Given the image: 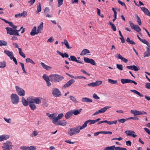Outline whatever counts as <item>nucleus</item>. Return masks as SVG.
Segmentation results:
<instances>
[{
  "instance_id": "obj_4",
  "label": "nucleus",
  "mask_w": 150,
  "mask_h": 150,
  "mask_svg": "<svg viewBox=\"0 0 150 150\" xmlns=\"http://www.w3.org/2000/svg\"><path fill=\"white\" fill-rule=\"evenodd\" d=\"M30 100V103H34L37 104H40L42 102V98L40 97L33 98L29 97L28 98Z\"/></svg>"
},
{
  "instance_id": "obj_45",
  "label": "nucleus",
  "mask_w": 150,
  "mask_h": 150,
  "mask_svg": "<svg viewBox=\"0 0 150 150\" xmlns=\"http://www.w3.org/2000/svg\"><path fill=\"white\" fill-rule=\"evenodd\" d=\"M7 45V42L4 40H0V46H6Z\"/></svg>"
},
{
  "instance_id": "obj_24",
  "label": "nucleus",
  "mask_w": 150,
  "mask_h": 150,
  "mask_svg": "<svg viewBox=\"0 0 150 150\" xmlns=\"http://www.w3.org/2000/svg\"><path fill=\"white\" fill-rule=\"evenodd\" d=\"M43 27V23L41 22L40 24V25L38 26V28L37 30V33H41V31L43 29L42 28Z\"/></svg>"
},
{
  "instance_id": "obj_54",
  "label": "nucleus",
  "mask_w": 150,
  "mask_h": 150,
  "mask_svg": "<svg viewBox=\"0 0 150 150\" xmlns=\"http://www.w3.org/2000/svg\"><path fill=\"white\" fill-rule=\"evenodd\" d=\"M41 5L40 3H39V5L37 6V11L36 12L39 13L41 11Z\"/></svg>"
},
{
  "instance_id": "obj_63",
  "label": "nucleus",
  "mask_w": 150,
  "mask_h": 150,
  "mask_svg": "<svg viewBox=\"0 0 150 150\" xmlns=\"http://www.w3.org/2000/svg\"><path fill=\"white\" fill-rule=\"evenodd\" d=\"M13 59V62H14L15 63V64L16 65H17V64L18 63H17V61L16 60V58L15 57H14L13 56L12 57H11V59Z\"/></svg>"
},
{
  "instance_id": "obj_48",
  "label": "nucleus",
  "mask_w": 150,
  "mask_h": 150,
  "mask_svg": "<svg viewBox=\"0 0 150 150\" xmlns=\"http://www.w3.org/2000/svg\"><path fill=\"white\" fill-rule=\"evenodd\" d=\"M69 98H70V100H71L72 101H73L74 103H79V102L76 100V98L74 97L73 96H70L69 97Z\"/></svg>"
},
{
  "instance_id": "obj_42",
  "label": "nucleus",
  "mask_w": 150,
  "mask_h": 150,
  "mask_svg": "<svg viewBox=\"0 0 150 150\" xmlns=\"http://www.w3.org/2000/svg\"><path fill=\"white\" fill-rule=\"evenodd\" d=\"M131 112L134 114V116H135L138 115H139V111L137 110H131L130 111Z\"/></svg>"
},
{
  "instance_id": "obj_50",
  "label": "nucleus",
  "mask_w": 150,
  "mask_h": 150,
  "mask_svg": "<svg viewBox=\"0 0 150 150\" xmlns=\"http://www.w3.org/2000/svg\"><path fill=\"white\" fill-rule=\"evenodd\" d=\"M108 81L109 83L112 84H115L117 83V81L114 80L110 79H109Z\"/></svg>"
},
{
  "instance_id": "obj_64",
  "label": "nucleus",
  "mask_w": 150,
  "mask_h": 150,
  "mask_svg": "<svg viewBox=\"0 0 150 150\" xmlns=\"http://www.w3.org/2000/svg\"><path fill=\"white\" fill-rule=\"evenodd\" d=\"M93 98L95 99H100V97L98 96L97 94L96 93H94L93 95Z\"/></svg>"
},
{
  "instance_id": "obj_53",
  "label": "nucleus",
  "mask_w": 150,
  "mask_h": 150,
  "mask_svg": "<svg viewBox=\"0 0 150 150\" xmlns=\"http://www.w3.org/2000/svg\"><path fill=\"white\" fill-rule=\"evenodd\" d=\"M38 134V132L35 130L34 131L33 133L31 134L30 136L32 137L36 136Z\"/></svg>"
},
{
  "instance_id": "obj_15",
  "label": "nucleus",
  "mask_w": 150,
  "mask_h": 150,
  "mask_svg": "<svg viewBox=\"0 0 150 150\" xmlns=\"http://www.w3.org/2000/svg\"><path fill=\"white\" fill-rule=\"evenodd\" d=\"M20 149L22 150H36V149L35 147L32 146H21Z\"/></svg>"
},
{
  "instance_id": "obj_10",
  "label": "nucleus",
  "mask_w": 150,
  "mask_h": 150,
  "mask_svg": "<svg viewBox=\"0 0 150 150\" xmlns=\"http://www.w3.org/2000/svg\"><path fill=\"white\" fill-rule=\"evenodd\" d=\"M121 82L123 84H124L126 83H133L135 85H137V83L135 81L128 79H122L121 80Z\"/></svg>"
},
{
  "instance_id": "obj_26",
  "label": "nucleus",
  "mask_w": 150,
  "mask_h": 150,
  "mask_svg": "<svg viewBox=\"0 0 150 150\" xmlns=\"http://www.w3.org/2000/svg\"><path fill=\"white\" fill-rule=\"evenodd\" d=\"M81 101L83 102H89L91 103L92 102V100L89 98L84 97L82 98Z\"/></svg>"
},
{
  "instance_id": "obj_46",
  "label": "nucleus",
  "mask_w": 150,
  "mask_h": 150,
  "mask_svg": "<svg viewBox=\"0 0 150 150\" xmlns=\"http://www.w3.org/2000/svg\"><path fill=\"white\" fill-rule=\"evenodd\" d=\"M42 77L46 81L49 80L50 81V78L49 77V76H47L46 74H44Z\"/></svg>"
},
{
  "instance_id": "obj_43",
  "label": "nucleus",
  "mask_w": 150,
  "mask_h": 150,
  "mask_svg": "<svg viewBox=\"0 0 150 150\" xmlns=\"http://www.w3.org/2000/svg\"><path fill=\"white\" fill-rule=\"evenodd\" d=\"M25 61L26 63H30L33 64H35L34 62L30 58H26L25 59Z\"/></svg>"
},
{
  "instance_id": "obj_12",
  "label": "nucleus",
  "mask_w": 150,
  "mask_h": 150,
  "mask_svg": "<svg viewBox=\"0 0 150 150\" xmlns=\"http://www.w3.org/2000/svg\"><path fill=\"white\" fill-rule=\"evenodd\" d=\"M84 61L87 63H89L92 65H96V64L95 61L92 59H89L86 57H83Z\"/></svg>"
},
{
  "instance_id": "obj_11",
  "label": "nucleus",
  "mask_w": 150,
  "mask_h": 150,
  "mask_svg": "<svg viewBox=\"0 0 150 150\" xmlns=\"http://www.w3.org/2000/svg\"><path fill=\"white\" fill-rule=\"evenodd\" d=\"M75 82V80L73 79H71L68 81L62 87V89H64L70 86L71 84Z\"/></svg>"
},
{
  "instance_id": "obj_52",
  "label": "nucleus",
  "mask_w": 150,
  "mask_h": 150,
  "mask_svg": "<svg viewBox=\"0 0 150 150\" xmlns=\"http://www.w3.org/2000/svg\"><path fill=\"white\" fill-rule=\"evenodd\" d=\"M117 68L120 71L123 70V67L122 64H116Z\"/></svg>"
},
{
  "instance_id": "obj_47",
  "label": "nucleus",
  "mask_w": 150,
  "mask_h": 150,
  "mask_svg": "<svg viewBox=\"0 0 150 150\" xmlns=\"http://www.w3.org/2000/svg\"><path fill=\"white\" fill-rule=\"evenodd\" d=\"M58 120L59 119L57 117H55L52 119V122L55 125H57L58 123Z\"/></svg>"
},
{
  "instance_id": "obj_2",
  "label": "nucleus",
  "mask_w": 150,
  "mask_h": 150,
  "mask_svg": "<svg viewBox=\"0 0 150 150\" xmlns=\"http://www.w3.org/2000/svg\"><path fill=\"white\" fill-rule=\"evenodd\" d=\"M23 28V27H21L18 30H13L12 28L10 27H6L5 29L6 30L7 33V34H9L10 35L14 36H20V35L18 33Z\"/></svg>"
},
{
  "instance_id": "obj_7",
  "label": "nucleus",
  "mask_w": 150,
  "mask_h": 150,
  "mask_svg": "<svg viewBox=\"0 0 150 150\" xmlns=\"http://www.w3.org/2000/svg\"><path fill=\"white\" fill-rule=\"evenodd\" d=\"M52 94L55 97H59L62 95L61 91L57 88H54L52 90Z\"/></svg>"
},
{
  "instance_id": "obj_31",
  "label": "nucleus",
  "mask_w": 150,
  "mask_h": 150,
  "mask_svg": "<svg viewBox=\"0 0 150 150\" xmlns=\"http://www.w3.org/2000/svg\"><path fill=\"white\" fill-rule=\"evenodd\" d=\"M73 115L72 110H70L67 112L65 115V117L66 119H69Z\"/></svg>"
},
{
  "instance_id": "obj_6",
  "label": "nucleus",
  "mask_w": 150,
  "mask_h": 150,
  "mask_svg": "<svg viewBox=\"0 0 150 150\" xmlns=\"http://www.w3.org/2000/svg\"><path fill=\"white\" fill-rule=\"evenodd\" d=\"M11 100L12 103L14 104H17L19 100L18 96L16 94H12L11 96Z\"/></svg>"
},
{
  "instance_id": "obj_60",
  "label": "nucleus",
  "mask_w": 150,
  "mask_h": 150,
  "mask_svg": "<svg viewBox=\"0 0 150 150\" xmlns=\"http://www.w3.org/2000/svg\"><path fill=\"white\" fill-rule=\"evenodd\" d=\"M2 136L4 140L7 139L9 137V136L7 135H2Z\"/></svg>"
},
{
  "instance_id": "obj_58",
  "label": "nucleus",
  "mask_w": 150,
  "mask_h": 150,
  "mask_svg": "<svg viewBox=\"0 0 150 150\" xmlns=\"http://www.w3.org/2000/svg\"><path fill=\"white\" fill-rule=\"evenodd\" d=\"M115 150H127V149L124 147H116Z\"/></svg>"
},
{
  "instance_id": "obj_20",
  "label": "nucleus",
  "mask_w": 150,
  "mask_h": 150,
  "mask_svg": "<svg viewBox=\"0 0 150 150\" xmlns=\"http://www.w3.org/2000/svg\"><path fill=\"white\" fill-rule=\"evenodd\" d=\"M27 100H28L29 105L31 109L33 110H35L36 108V107L34 104V103H30L29 102L30 100L28 98L27 99Z\"/></svg>"
},
{
  "instance_id": "obj_37",
  "label": "nucleus",
  "mask_w": 150,
  "mask_h": 150,
  "mask_svg": "<svg viewBox=\"0 0 150 150\" xmlns=\"http://www.w3.org/2000/svg\"><path fill=\"white\" fill-rule=\"evenodd\" d=\"M116 147L115 145H113L110 146H108L106 147L103 150H115Z\"/></svg>"
},
{
  "instance_id": "obj_56",
  "label": "nucleus",
  "mask_w": 150,
  "mask_h": 150,
  "mask_svg": "<svg viewBox=\"0 0 150 150\" xmlns=\"http://www.w3.org/2000/svg\"><path fill=\"white\" fill-rule=\"evenodd\" d=\"M102 81H97L95 82H94L95 83V86H98L102 84Z\"/></svg>"
},
{
  "instance_id": "obj_18",
  "label": "nucleus",
  "mask_w": 150,
  "mask_h": 150,
  "mask_svg": "<svg viewBox=\"0 0 150 150\" xmlns=\"http://www.w3.org/2000/svg\"><path fill=\"white\" fill-rule=\"evenodd\" d=\"M140 8L145 15L150 17V12L147 8L145 7H141Z\"/></svg>"
},
{
  "instance_id": "obj_51",
  "label": "nucleus",
  "mask_w": 150,
  "mask_h": 150,
  "mask_svg": "<svg viewBox=\"0 0 150 150\" xmlns=\"http://www.w3.org/2000/svg\"><path fill=\"white\" fill-rule=\"evenodd\" d=\"M6 66V63L5 62L3 61L0 62V68H4Z\"/></svg>"
},
{
  "instance_id": "obj_22",
  "label": "nucleus",
  "mask_w": 150,
  "mask_h": 150,
  "mask_svg": "<svg viewBox=\"0 0 150 150\" xmlns=\"http://www.w3.org/2000/svg\"><path fill=\"white\" fill-rule=\"evenodd\" d=\"M57 52L63 58H68L69 57L68 54L66 53L65 52L64 53H62L59 50H57Z\"/></svg>"
},
{
  "instance_id": "obj_5",
  "label": "nucleus",
  "mask_w": 150,
  "mask_h": 150,
  "mask_svg": "<svg viewBox=\"0 0 150 150\" xmlns=\"http://www.w3.org/2000/svg\"><path fill=\"white\" fill-rule=\"evenodd\" d=\"M13 146L11 142L8 141L3 144L2 148L3 150H11Z\"/></svg>"
},
{
  "instance_id": "obj_62",
  "label": "nucleus",
  "mask_w": 150,
  "mask_h": 150,
  "mask_svg": "<svg viewBox=\"0 0 150 150\" xmlns=\"http://www.w3.org/2000/svg\"><path fill=\"white\" fill-rule=\"evenodd\" d=\"M150 82V81H149ZM145 87L146 88L148 89H150V83H146L145 85Z\"/></svg>"
},
{
  "instance_id": "obj_21",
  "label": "nucleus",
  "mask_w": 150,
  "mask_h": 150,
  "mask_svg": "<svg viewBox=\"0 0 150 150\" xmlns=\"http://www.w3.org/2000/svg\"><path fill=\"white\" fill-rule=\"evenodd\" d=\"M62 44H64L66 46V48L68 49H71L72 47V46H69V43L66 39L64 40V41L61 42Z\"/></svg>"
},
{
  "instance_id": "obj_8",
  "label": "nucleus",
  "mask_w": 150,
  "mask_h": 150,
  "mask_svg": "<svg viewBox=\"0 0 150 150\" xmlns=\"http://www.w3.org/2000/svg\"><path fill=\"white\" fill-rule=\"evenodd\" d=\"M129 23L130 27L132 29L134 30L137 32H139L141 31V29L138 25H134L131 21H129Z\"/></svg>"
},
{
  "instance_id": "obj_28",
  "label": "nucleus",
  "mask_w": 150,
  "mask_h": 150,
  "mask_svg": "<svg viewBox=\"0 0 150 150\" xmlns=\"http://www.w3.org/2000/svg\"><path fill=\"white\" fill-rule=\"evenodd\" d=\"M146 51L144 53V57H149L150 56V47H146Z\"/></svg>"
},
{
  "instance_id": "obj_13",
  "label": "nucleus",
  "mask_w": 150,
  "mask_h": 150,
  "mask_svg": "<svg viewBox=\"0 0 150 150\" xmlns=\"http://www.w3.org/2000/svg\"><path fill=\"white\" fill-rule=\"evenodd\" d=\"M89 123V125H91L93 124H94L95 123L94 120H91L89 119L87 120L85 122L84 124L82 125V127L83 128V129L86 127L87 126V124Z\"/></svg>"
},
{
  "instance_id": "obj_35",
  "label": "nucleus",
  "mask_w": 150,
  "mask_h": 150,
  "mask_svg": "<svg viewBox=\"0 0 150 150\" xmlns=\"http://www.w3.org/2000/svg\"><path fill=\"white\" fill-rule=\"evenodd\" d=\"M134 16L137 19V21L139 25H142V21L140 18L137 14H135Z\"/></svg>"
},
{
  "instance_id": "obj_41",
  "label": "nucleus",
  "mask_w": 150,
  "mask_h": 150,
  "mask_svg": "<svg viewBox=\"0 0 150 150\" xmlns=\"http://www.w3.org/2000/svg\"><path fill=\"white\" fill-rule=\"evenodd\" d=\"M69 61H71L76 62L77 59L76 57L74 56H71L70 57L68 58Z\"/></svg>"
},
{
  "instance_id": "obj_23",
  "label": "nucleus",
  "mask_w": 150,
  "mask_h": 150,
  "mask_svg": "<svg viewBox=\"0 0 150 150\" xmlns=\"http://www.w3.org/2000/svg\"><path fill=\"white\" fill-rule=\"evenodd\" d=\"M38 33H37V28L35 26L33 27L31 32L30 33V35L32 36L35 35L36 34H37Z\"/></svg>"
},
{
  "instance_id": "obj_25",
  "label": "nucleus",
  "mask_w": 150,
  "mask_h": 150,
  "mask_svg": "<svg viewBox=\"0 0 150 150\" xmlns=\"http://www.w3.org/2000/svg\"><path fill=\"white\" fill-rule=\"evenodd\" d=\"M21 101L23 105L25 106H27L28 105V100H27L23 97H22Z\"/></svg>"
},
{
  "instance_id": "obj_36",
  "label": "nucleus",
  "mask_w": 150,
  "mask_h": 150,
  "mask_svg": "<svg viewBox=\"0 0 150 150\" xmlns=\"http://www.w3.org/2000/svg\"><path fill=\"white\" fill-rule=\"evenodd\" d=\"M18 52L20 55L24 58H25L26 56L24 53L22 52L21 48H18Z\"/></svg>"
},
{
  "instance_id": "obj_1",
  "label": "nucleus",
  "mask_w": 150,
  "mask_h": 150,
  "mask_svg": "<svg viewBox=\"0 0 150 150\" xmlns=\"http://www.w3.org/2000/svg\"><path fill=\"white\" fill-rule=\"evenodd\" d=\"M49 77L50 78V81L54 83L59 82L64 79L62 76L58 74H50Z\"/></svg>"
},
{
  "instance_id": "obj_17",
  "label": "nucleus",
  "mask_w": 150,
  "mask_h": 150,
  "mask_svg": "<svg viewBox=\"0 0 150 150\" xmlns=\"http://www.w3.org/2000/svg\"><path fill=\"white\" fill-rule=\"evenodd\" d=\"M126 68L128 69H131L136 71H138L140 70L139 67H137L134 65L127 66Z\"/></svg>"
},
{
  "instance_id": "obj_40",
  "label": "nucleus",
  "mask_w": 150,
  "mask_h": 150,
  "mask_svg": "<svg viewBox=\"0 0 150 150\" xmlns=\"http://www.w3.org/2000/svg\"><path fill=\"white\" fill-rule=\"evenodd\" d=\"M140 41L143 43L147 45L148 47H150V44L146 40L142 39Z\"/></svg>"
},
{
  "instance_id": "obj_9",
  "label": "nucleus",
  "mask_w": 150,
  "mask_h": 150,
  "mask_svg": "<svg viewBox=\"0 0 150 150\" xmlns=\"http://www.w3.org/2000/svg\"><path fill=\"white\" fill-rule=\"evenodd\" d=\"M16 88L19 95L22 96H25V91L23 89L17 86H16Z\"/></svg>"
},
{
  "instance_id": "obj_30",
  "label": "nucleus",
  "mask_w": 150,
  "mask_h": 150,
  "mask_svg": "<svg viewBox=\"0 0 150 150\" xmlns=\"http://www.w3.org/2000/svg\"><path fill=\"white\" fill-rule=\"evenodd\" d=\"M4 53L9 57L10 59H11V57L13 56V53L8 50H5L4 51Z\"/></svg>"
},
{
  "instance_id": "obj_33",
  "label": "nucleus",
  "mask_w": 150,
  "mask_h": 150,
  "mask_svg": "<svg viewBox=\"0 0 150 150\" xmlns=\"http://www.w3.org/2000/svg\"><path fill=\"white\" fill-rule=\"evenodd\" d=\"M108 25L110 26L111 28L113 31H115L116 30V28L115 25L110 21L108 23Z\"/></svg>"
},
{
  "instance_id": "obj_16",
  "label": "nucleus",
  "mask_w": 150,
  "mask_h": 150,
  "mask_svg": "<svg viewBox=\"0 0 150 150\" xmlns=\"http://www.w3.org/2000/svg\"><path fill=\"white\" fill-rule=\"evenodd\" d=\"M27 16V13L26 11H24L23 13L16 14L15 16L16 18L25 17Z\"/></svg>"
},
{
  "instance_id": "obj_61",
  "label": "nucleus",
  "mask_w": 150,
  "mask_h": 150,
  "mask_svg": "<svg viewBox=\"0 0 150 150\" xmlns=\"http://www.w3.org/2000/svg\"><path fill=\"white\" fill-rule=\"evenodd\" d=\"M130 119H133L136 120H138L139 119V118L137 117H129L127 118V120H129Z\"/></svg>"
},
{
  "instance_id": "obj_3",
  "label": "nucleus",
  "mask_w": 150,
  "mask_h": 150,
  "mask_svg": "<svg viewBox=\"0 0 150 150\" xmlns=\"http://www.w3.org/2000/svg\"><path fill=\"white\" fill-rule=\"evenodd\" d=\"M82 127V126L80 127L78 126L76 127L71 128L68 131V134L70 136H72L74 134L79 133L81 130L83 129Z\"/></svg>"
},
{
  "instance_id": "obj_44",
  "label": "nucleus",
  "mask_w": 150,
  "mask_h": 150,
  "mask_svg": "<svg viewBox=\"0 0 150 150\" xmlns=\"http://www.w3.org/2000/svg\"><path fill=\"white\" fill-rule=\"evenodd\" d=\"M119 35L121 37L120 38V39L121 40V42L122 43H124L125 42V40L123 36L122 35L121 31L120 30H119Z\"/></svg>"
},
{
  "instance_id": "obj_39",
  "label": "nucleus",
  "mask_w": 150,
  "mask_h": 150,
  "mask_svg": "<svg viewBox=\"0 0 150 150\" xmlns=\"http://www.w3.org/2000/svg\"><path fill=\"white\" fill-rule=\"evenodd\" d=\"M126 41L128 42L129 44L131 45H135V43L132 40H130V39L129 38L127 37L126 40Z\"/></svg>"
},
{
  "instance_id": "obj_29",
  "label": "nucleus",
  "mask_w": 150,
  "mask_h": 150,
  "mask_svg": "<svg viewBox=\"0 0 150 150\" xmlns=\"http://www.w3.org/2000/svg\"><path fill=\"white\" fill-rule=\"evenodd\" d=\"M89 50L87 49H85L83 50L81 53L80 55L81 56H83L87 54L90 53Z\"/></svg>"
},
{
  "instance_id": "obj_19",
  "label": "nucleus",
  "mask_w": 150,
  "mask_h": 150,
  "mask_svg": "<svg viewBox=\"0 0 150 150\" xmlns=\"http://www.w3.org/2000/svg\"><path fill=\"white\" fill-rule=\"evenodd\" d=\"M117 56H116V57L118 59H121L122 61H123L125 63H127L128 62L127 59L123 57L122 56L119 54H117Z\"/></svg>"
},
{
  "instance_id": "obj_59",
  "label": "nucleus",
  "mask_w": 150,
  "mask_h": 150,
  "mask_svg": "<svg viewBox=\"0 0 150 150\" xmlns=\"http://www.w3.org/2000/svg\"><path fill=\"white\" fill-rule=\"evenodd\" d=\"M127 120V118L126 119H125L124 118H122L120 119H119L118 120V121L122 123H124L127 120Z\"/></svg>"
},
{
  "instance_id": "obj_27",
  "label": "nucleus",
  "mask_w": 150,
  "mask_h": 150,
  "mask_svg": "<svg viewBox=\"0 0 150 150\" xmlns=\"http://www.w3.org/2000/svg\"><path fill=\"white\" fill-rule=\"evenodd\" d=\"M110 108H111L110 106H106L104 107L101 109L99 110V112H100V113H103L105 112L107 109Z\"/></svg>"
},
{
  "instance_id": "obj_38",
  "label": "nucleus",
  "mask_w": 150,
  "mask_h": 150,
  "mask_svg": "<svg viewBox=\"0 0 150 150\" xmlns=\"http://www.w3.org/2000/svg\"><path fill=\"white\" fill-rule=\"evenodd\" d=\"M130 91H131L134 92L135 93L137 94L140 97H143V95L141 93L137 91L136 90H130Z\"/></svg>"
},
{
  "instance_id": "obj_32",
  "label": "nucleus",
  "mask_w": 150,
  "mask_h": 150,
  "mask_svg": "<svg viewBox=\"0 0 150 150\" xmlns=\"http://www.w3.org/2000/svg\"><path fill=\"white\" fill-rule=\"evenodd\" d=\"M82 110V109H80L78 110H72L73 114H74V115H77L80 114Z\"/></svg>"
},
{
  "instance_id": "obj_34",
  "label": "nucleus",
  "mask_w": 150,
  "mask_h": 150,
  "mask_svg": "<svg viewBox=\"0 0 150 150\" xmlns=\"http://www.w3.org/2000/svg\"><path fill=\"white\" fill-rule=\"evenodd\" d=\"M67 124V122L64 120H60L58 122L57 125H60L62 126H65Z\"/></svg>"
},
{
  "instance_id": "obj_55",
  "label": "nucleus",
  "mask_w": 150,
  "mask_h": 150,
  "mask_svg": "<svg viewBox=\"0 0 150 150\" xmlns=\"http://www.w3.org/2000/svg\"><path fill=\"white\" fill-rule=\"evenodd\" d=\"M58 2L57 6L60 7L63 3V0H57Z\"/></svg>"
},
{
  "instance_id": "obj_14",
  "label": "nucleus",
  "mask_w": 150,
  "mask_h": 150,
  "mask_svg": "<svg viewBox=\"0 0 150 150\" xmlns=\"http://www.w3.org/2000/svg\"><path fill=\"white\" fill-rule=\"evenodd\" d=\"M125 133L128 136H132L134 137H135L137 136V135L134 134L135 132L132 130H127Z\"/></svg>"
},
{
  "instance_id": "obj_57",
  "label": "nucleus",
  "mask_w": 150,
  "mask_h": 150,
  "mask_svg": "<svg viewBox=\"0 0 150 150\" xmlns=\"http://www.w3.org/2000/svg\"><path fill=\"white\" fill-rule=\"evenodd\" d=\"M50 10L48 7H46L44 10V13L45 15L50 13Z\"/></svg>"
},
{
  "instance_id": "obj_49",
  "label": "nucleus",
  "mask_w": 150,
  "mask_h": 150,
  "mask_svg": "<svg viewBox=\"0 0 150 150\" xmlns=\"http://www.w3.org/2000/svg\"><path fill=\"white\" fill-rule=\"evenodd\" d=\"M42 103L43 105L45 107H47L48 106V104L47 103V101L45 99H43L42 98Z\"/></svg>"
}]
</instances>
